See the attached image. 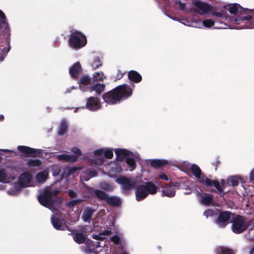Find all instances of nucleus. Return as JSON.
Here are the masks:
<instances>
[{"label": "nucleus", "mask_w": 254, "mask_h": 254, "mask_svg": "<svg viewBox=\"0 0 254 254\" xmlns=\"http://www.w3.org/2000/svg\"><path fill=\"white\" fill-rule=\"evenodd\" d=\"M141 182V178L138 176L130 178L124 177L116 179V182L122 185L124 192L127 193L135 186V199L140 201L145 199L149 194L154 195L158 191L157 186L152 182H144L138 185Z\"/></svg>", "instance_id": "1"}, {"label": "nucleus", "mask_w": 254, "mask_h": 254, "mask_svg": "<svg viewBox=\"0 0 254 254\" xmlns=\"http://www.w3.org/2000/svg\"><path fill=\"white\" fill-rule=\"evenodd\" d=\"M228 28L242 29L254 28V10L244 12L237 16L230 17Z\"/></svg>", "instance_id": "2"}, {"label": "nucleus", "mask_w": 254, "mask_h": 254, "mask_svg": "<svg viewBox=\"0 0 254 254\" xmlns=\"http://www.w3.org/2000/svg\"><path fill=\"white\" fill-rule=\"evenodd\" d=\"M115 153L118 160H126L129 171H132L135 169L136 166L135 161L140 159V155L137 152H132L126 149L117 148L115 149Z\"/></svg>", "instance_id": "3"}, {"label": "nucleus", "mask_w": 254, "mask_h": 254, "mask_svg": "<svg viewBox=\"0 0 254 254\" xmlns=\"http://www.w3.org/2000/svg\"><path fill=\"white\" fill-rule=\"evenodd\" d=\"M231 230L235 234H240L247 229H253L254 219L246 220L243 216L234 214L231 220Z\"/></svg>", "instance_id": "4"}, {"label": "nucleus", "mask_w": 254, "mask_h": 254, "mask_svg": "<svg viewBox=\"0 0 254 254\" xmlns=\"http://www.w3.org/2000/svg\"><path fill=\"white\" fill-rule=\"evenodd\" d=\"M60 191L59 190H53V186L48 187L38 196V201L41 205L55 213L52 209L53 204L55 196Z\"/></svg>", "instance_id": "5"}, {"label": "nucleus", "mask_w": 254, "mask_h": 254, "mask_svg": "<svg viewBox=\"0 0 254 254\" xmlns=\"http://www.w3.org/2000/svg\"><path fill=\"white\" fill-rule=\"evenodd\" d=\"M86 43V38L81 33L75 31L70 34L69 44L71 48L78 49L85 46Z\"/></svg>", "instance_id": "6"}, {"label": "nucleus", "mask_w": 254, "mask_h": 254, "mask_svg": "<svg viewBox=\"0 0 254 254\" xmlns=\"http://www.w3.org/2000/svg\"><path fill=\"white\" fill-rule=\"evenodd\" d=\"M207 183L208 186H214L217 190V193L220 196H222L223 193L230 191L232 188L227 180H221L220 183L217 181L208 180Z\"/></svg>", "instance_id": "7"}, {"label": "nucleus", "mask_w": 254, "mask_h": 254, "mask_svg": "<svg viewBox=\"0 0 254 254\" xmlns=\"http://www.w3.org/2000/svg\"><path fill=\"white\" fill-rule=\"evenodd\" d=\"M234 216V214L228 211H223L218 215L215 220V223L217 226L221 228H224L227 224L231 223V220Z\"/></svg>", "instance_id": "8"}, {"label": "nucleus", "mask_w": 254, "mask_h": 254, "mask_svg": "<svg viewBox=\"0 0 254 254\" xmlns=\"http://www.w3.org/2000/svg\"><path fill=\"white\" fill-rule=\"evenodd\" d=\"M120 101L127 99L132 93V89L127 84H123L115 88Z\"/></svg>", "instance_id": "9"}, {"label": "nucleus", "mask_w": 254, "mask_h": 254, "mask_svg": "<svg viewBox=\"0 0 254 254\" xmlns=\"http://www.w3.org/2000/svg\"><path fill=\"white\" fill-rule=\"evenodd\" d=\"M192 4L193 7H192L191 12L198 13L202 15L209 14L211 7L207 3L196 0L193 2Z\"/></svg>", "instance_id": "10"}, {"label": "nucleus", "mask_w": 254, "mask_h": 254, "mask_svg": "<svg viewBox=\"0 0 254 254\" xmlns=\"http://www.w3.org/2000/svg\"><path fill=\"white\" fill-rule=\"evenodd\" d=\"M121 161L118 160L117 161L110 162L109 163L104 165L105 169L108 171V175L110 177H113L114 175L112 173H120L123 170L122 168Z\"/></svg>", "instance_id": "11"}, {"label": "nucleus", "mask_w": 254, "mask_h": 254, "mask_svg": "<svg viewBox=\"0 0 254 254\" xmlns=\"http://www.w3.org/2000/svg\"><path fill=\"white\" fill-rule=\"evenodd\" d=\"M102 98L104 102L109 105L116 104L121 102L115 88L104 94Z\"/></svg>", "instance_id": "12"}, {"label": "nucleus", "mask_w": 254, "mask_h": 254, "mask_svg": "<svg viewBox=\"0 0 254 254\" xmlns=\"http://www.w3.org/2000/svg\"><path fill=\"white\" fill-rule=\"evenodd\" d=\"M202 26L206 28H211L213 27L216 29H226V25H228L225 21H219V22L215 19H205L202 21Z\"/></svg>", "instance_id": "13"}, {"label": "nucleus", "mask_w": 254, "mask_h": 254, "mask_svg": "<svg viewBox=\"0 0 254 254\" xmlns=\"http://www.w3.org/2000/svg\"><path fill=\"white\" fill-rule=\"evenodd\" d=\"M190 170L200 183L208 186L207 180L210 179L206 178L202 174L198 166L195 164H192L191 165V168Z\"/></svg>", "instance_id": "14"}, {"label": "nucleus", "mask_w": 254, "mask_h": 254, "mask_svg": "<svg viewBox=\"0 0 254 254\" xmlns=\"http://www.w3.org/2000/svg\"><path fill=\"white\" fill-rule=\"evenodd\" d=\"M102 105L100 100L95 97H90L86 99V108L91 111H96L100 109Z\"/></svg>", "instance_id": "15"}, {"label": "nucleus", "mask_w": 254, "mask_h": 254, "mask_svg": "<svg viewBox=\"0 0 254 254\" xmlns=\"http://www.w3.org/2000/svg\"><path fill=\"white\" fill-rule=\"evenodd\" d=\"M104 151V148H100L97 149L93 152V154L94 157H99L96 158L93 157L89 159V161L91 163V165L99 166L104 162L105 159L102 156V155H103Z\"/></svg>", "instance_id": "16"}, {"label": "nucleus", "mask_w": 254, "mask_h": 254, "mask_svg": "<svg viewBox=\"0 0 254 254\" xmlns=\"http://www.w3.org/2000/svg\"><path fill=\"white\" fill-rule=\"evenodd\" d=\"M209 14H210L215 17L214 19H216L218 22L219 21H225L228 25H226V28L227 29L228 27H230L229 26V19L230 17H228L226 15L225 12L224 11H217L215 10H212L210 8V12Z\"/></svg>", "instance_id": "17"}, {"label": "nucleus", "mask_w": 254, "mask_h": 254, "mask_svg": "<svg viewBox=\"0 0 254 254\" xmlns=\"http://www.w3.org/2000/svg\"><path fill=\"white\" fill-rule=\"evenodd\" d=\"M32 176L30 173L25 172L22 174L19 178L18 184H20L21 186V188L26 187H31V180Z\"/></svg>", "instance_id": "18"}, {"label": "nucleus", "mask_w": 254, "mask_h": 254, "mask_svg": "<svg viewBox=\"0 0 254 254\" xmlns=\"http://www.w3.org/2000/svg\"><path fill=\"white\" fill-rule=\"evenodd\" d=\"M91 82L90 77L87 75L82 76L78 81L79 87L80 89L83 92H87L91 86L90 84Z\"/></svg>", "instance_id": "19"}, {"label": "nucleus", "mask_w": 254, "mask_h": 254, "mask_svg": "<svg viewBox=\"0 0 254 254\" xmlns=\"http://www.w3.org/2000/svg\"><path fill=\"white\" fill-rule=\"evenodd\" d=\"M17 149L20 152L28 156H36L37 154L40 153V149H36L26 146H18Z\"/></svg>", "instance_id": "20"}, {"label": "nucleus", "mask_w": 254, "mask_h": 254, "mask_svg": "<svg viewBox=\"0 0 254 254\" xmlns=\"http://www.w3.org/2000/svg\"><path fill=\"white\" fill-rule=\"evenodd\" d=\"M162 195L168 197H172L175 195L176 187L173 185H166L162 189Z\"/></svg>", "instance_id": "21"}, {"label": "nucleus", "mask_w": 254, "mask_h": 254, "mask_svg": "<svg viewBox=\"0 0 254 254\" xmlns=\"http://www.w3.org/2000/svg\"><path fill=\"white\" fill-rule=\"evenodd\" d=\"M51 222L54 227L57 230H65L67 228L64 220L54 216L51 217Z\"/></svg>", "instance_id": "22"}, {"label": "nucleus", "mask_w": 254, "mask_h": 254, "mask_svg": "<svg viewBox=\"0 0 254 254\" xmlns=\"http://www.w3.org/2000/svg\"><path fill=\"white\" fill-rule=\"evenodd\" d=\"M81 71V67L79 62L75 63L69 69L70 76L73 78H76Z\"/></svg>", "instance_id": "23"}, {"label": "nucleus", "mask_w": 254, "mask_h": 254, "mask_svg": "<svg viewBox=\"0 0 254 254\" xmlns=\"http://www.w3.org/2000/svg\"><path fill=\"white\" fill-rule=\"evenodd\" d=\"M95 210L90 207L86 208L83 212L82 219L85 222L90 223Z\"/></svg>", "instance_id": "24"}, {"label": "nucleus", "mask_w": 254, "mask_h": 254, "mask_svg": "<svg viewBox=\"0 0 254 254\" xmlns=\"http://www.w3.org/2000/svg\"><path fill=\"white\" fill-rule=\"evenodd\" d=\"M49 173L48 170H44L38 173L36 175V180L38 183L43 184L48 179Z\"/></svg>", "instance_id": "25"}, {"label": "nucleus", "mask_w": 254, "mask_h": 254, "mask_svg": "<svg viewBox=\"0 0 254 254\" xmlns=\"http://www.w3.org/2000/svg\"><path fill=\"white\" fill-rule=\"evenodd\" d=\"M56 158L59 161H64L68 163H73L76 161V157L75 156H71L69 154L57 155Z\"/></svg>", "instance_id": "26"}, {"label": "nucleus", "mask_w": 254, "mask_h": 254, "mask_svg": "<svg viewBox=\"0 0 254 254\" xmlns=\"http://www.w3.org/2000/svg\"><path fill=\"white\" fill-rule=\"evenodd\" d=\"M129 80L134 83H139L142 80L141 75L136 71L131 70L128 72Z\"/></svg>", "instance_id": "27"}, {"label": "nucleus", "mask_w": 254, "mask_h": 254, "mask_svg": "<svg viewBox=\"0 0 254 254\" xmlns=\"http://www.w3.org/2000/svg\"><path fill=\"white\" fill-rule=\"evenodd\" d=\"M106 202L110 205L114 207H118L121 205L122 203L121 199L116 196H108Z\"/></svg>", "instance_id": "28"}, {"label": "nucleus", "mask_w": 254, "mask_h": 254, "mask_svg": "<svg viewBox=\"0 0 254 254\" xmlns=\"http://www.w3.org/2000/svg\"><path fill=\"white\" fill-rule=\"evenodd\" d=\"M97 176V172L95 171H89L88 170H85L82 172L80 175L81 180L87 181L90 178L96 177Z\"/></svg>", "instance_id": "29"}, {"label": "nucleus", "mask_w": 254, "mask_h": 254, "mask_svg": "<svg viewBox=\"0 0 254 254\" xmlns=\"http://www.w3.org/2000/svg\"><path fill=\"white\" fill-rule=\"evenodd\" d=\"M176 4L177 6L180 10L186 13L191 12L192 7H190V3H183L180 0H177L176 1Z\"/></svg>", "instance_id": "30"}, {"label": "nucleus", "mask_w": 254, "mask_h": 254, "mask_svg": "<svg viewBox=\"0 0 254 254\" xmlns=\"http://www.w3.org/2000/svg\"><path fill=\"white\" fill-rule=\"evenodd\" d=\"M105 85L104 84L96 83L92 86H90L88 91L92 92L95 91L97 95H100L104 91Z\"/></svg>", "instance_id": "31"}, {"label": "nucleus", "mask_w": 254, "mask_h": 254, "mask_svg": "<svg viewBox=\"0 0 254 254\" xmlns=\"http://www.w3.org/2000/svg\"><path fill=\"white\" fill-rule=\"evenodd\" d=\"M169 164V161L165 159H152L150 160V165L156 168H160L164 165Z\"/></svg>", "instance_id": "32"}, {"label": "nucleus", "mask_w": 254, "mask_h": 254, "mask_svg": "<svg viewBox=\"0 0 254 254\" xmlns=\"http://www.w3.org/2000/svg\"><path fill=\"white\" fill-rule=\"evenodd\" d=\"M21 189L20 184L15 183L14 186L7 191V193L11 195H16L20 191Z\"/></svg>", "instance_id": "33"}, {"label": "nucleus", "mask_w": 254, "mask_h": 254, "mask_svg": "<svg viewBox=\"0 0 254 254\" xmlns=\"http://www.w3.org/2000/svg\"><path fill=\"white\" fill-rule=\"evenodd\" d=\"M213 200V196L210 194H204L200 199V203L205 205H209Z\"/></svg>", "instance_id": "34"}, {"label": "nucleus", "mask_w": 254, "mask_h": 254, "mask_svg": "<svg viewBox=\"0 0 254 254\" xmlns=\"http://www.w3.org/2000/svg\"><path fill=\"white\" fill-rule=\"evenodd\" d=\"M229 11L231 14H236L241 12L242 7L237 3L230 4L228 5Z\"/></svg>", "instance_id": "35"}, {"label": "nucleus", "mask_w": 254, "mask_h": 254, "mask_svg": "<svg viewBox=\"0 0 254 254\" xmlns=\"http://www.w3.org/2000/svg\"><path fill=\"white\" fill-rule=\"evenodd\" d=\"M8 23L4 13L0 9V29H6Z\"/></svg>", "instance_id": "36"}, {"label": "nucleus", "mask_w": 254, "mask_h": 254, "mask_svg": "<svg viewBox=\"0 0 254 254\" xmlns=\"http://www.w3.org/2000/svg\"><path fill=\"white\" fill-rule=\"evenodd\" d=\"M228 183L230 184L231 188L237 186L241 181V179L237 176H233L228 178L227 179Z\"/></svg>", "instance_id": "37"}, {"label": "nucleus", "mask_w": 254, "mask_h": 254, "mask_svg": "<svg viewBox=\"0 0 254 254\" xmlns=\"http://www.w3.org/2000/svg\"><path fill=\"white\" fill-rule=\"evenodd\" d=\"M73 238L74 241L79 244L84 243L85 241V237L81 233H75L73 235Z\"/></svg>", "instance_id": "38"}, {"label": "nucleus", "mask_w": 254, "mask_h": 254, "mask_svg": "<svg viewBox=\"0 0 254 254\" xmlns=\"http://www.w3.org/2000/svg\"><path fill=\"white\" fill-rule=\"evenodd\" d=\"M182 24L185 26L199 28V29H201L203 27L202 22H201L199 20H195V19H192L191 23L185 24L184 23H182Z\"/></svg>", "instance_id": "39"}, {"label": "nucleus", "mask_w": 254, "mask_h": 254, "mask_svg": "<svg viewBox=\"0 0 254 254\" xmlns=\"http://www.w3.org/2000/svg\"><path fill=\"white\" fill-rule=\"evenodd\" d=\"M106 78V76L102 71L95 72L93 74L94 81H103Z\"/></svg>", "instance_id": "40"}, {"label": "nucleus", "mask_w": 254, "mask_h": 254, "mask_svg": "<svg viewBox=\"0 0 254 254\" xmlns=\"http://www.w3.org/2000/svg\"><path fill=\"white\" fill-rule=\"evenodd\" d=\"M67 127V123L64 121H62L58 129V134L60 135L64 134L66 131Z\"/></svg>", "instance_id": "41"}, {"label": "nucleus", "mask_w": 254, "mask_h": 254, "mask_svg": "<svg viewBox=\"0 0 254 254\" xmlns=\"http://www.w3.org/2000/svg\"><path fill=\"white\" fill-rule=\"evenodd\" d=\"M27 164L30 167H39L41 164V162L37 159H29L27 161Z\"/></svg>", "instance_id": "42"}, {"label": "nucleus", "mask_w": 254, "mask_h": 254, "mask_svg": "<svg viewBox=\"0 0 254 254\" xmlns=\"http://www.w3.org/2000/svg\"><path fill=\"white\" fill-rule=\"evenodd\" d=\"M94 194L96 196L100 199L106 200H107V198L108 197L107 194L104 191L100 190H95L94 191Z\"/></svg>", "instance_id": "43"}, {"label": "nucleus", "mask_w": 254, "mask_h": 254, "mask_svg": "<svg viewBox=\"0 0 254 254\" xmlns=\"http://www.w3.org/2000/svg\"><path fill=\"white\" fill-rule=\"evenodd\" d=\"M90 64L93 69H96L102 65V63L100 59L96 57L91 62Z\"/></svg>", "instance_id": "44"}, {"label": "nucleus", "mask_w": 254, "mask_h": 254, "mask_svg": "<svg viewBox=\"0 0 254 254\" xmlns=\"http://www.w3.org/2000/svg\"><path fill=\"white\" fill-rule=\"evenodd\" d=\"M191 165L189 162L185 161L181 164L180 167L182 171L188 172L191 168Z\"/></svg>", "instance_id": "45"}, {"label": "nucleus", "mask_w": 254, "mask_h": 254, "mask_svg": "<svg viewBox=\"0 0 254 254\" xmlns=\"http://www.w3.org/2000/svg\"><path fill=\"white\" fill-rule=\"evenodd\" d=\"M217 254H234L233 251L225 248H219L217 250Z\"/></svg>", "instance_id": "46"}, {"label": "nucleus", "mask_w": 254, "mask_h": 254, "mask_svg": "<svg viewBox=\"0 0 254 254\" xmlns=\"http://www.w3.org/2000/svg\"><path fill=\"white\" fill-rule=\"evenodd\" d=\"M104 156L108 159H111L113 156V150L110 148H104Z\"/></svg>", "instance_id": "47"}, {"label": "nucleus", "mask_w": 254, "mask_h": 254, "mask_svg": "<svg viewBox=\"0 0 254 254\" xmlns=\"http://www.w3.org/2000/svg\"><path fill=\"white\" fill-rule=\"evenodd\" d=\"M216 212L211 209H207L203 212V215L205 216L206 218H208L209 217H211L216 216Z\"/></svg>", "instance_id": "48"}, {"label": "nucleus", "mask_w": 254, "mask_h": 254, "mask_svg": "<svg viewBox=\"0 0 254 254\" xmlns=\"http://www.w3.org/2000/svg\"><path fill=\"white\" fill-rule=\"evenodd\" d=\"M71 152L74 154L73 155H70L71 156H75L76 157V161L79 156L81 154V150L77 147H72L71 149Z\"/></svg>", "instance_id": "49"}, {"label": "nucleus", "mask_w": 254, "mask_h": 254, "mask_svg": "<svg viewBox=\"0 0 254 254\" xmlns=\"http://www.w3.org/2000/svg\"><path fill=\"white\" fill-rule=\"evenodd\" d=\"M0 182L6 183H8V178L5 173L2 171L0 170Z\"/></svg>", "instance_id": "50"}, {"label": "nucleus", "mask_w": 254, "mask_h": 254, "mask_svg": "<svg viewBox=\"0 0 254 254\" xmlns=\"http://www.w3.org/2000/svg\"><path fill=\"white\" fill-rule=\"evenodd\" d=\"M100 186L101 188L106 190H111L113 189L112 186L106 182L101 183Z\"/></svg>", "instance_id": "51"}, {"label": "nucleus", "mask_w": 254, "mask_h": 254, "mask_svg": "<svg viewBox=\"0 0 254 254\" xmlns=\"http://www.w3.org/2000/svg\"><path fill=\"white\" fill-rule=\"evenodd\" d=\"M82 201L81 199H76L72 200L71 201H70L67 202V206L69 207H72L74 205L79 203V202H81Z\"/></svg>", "instance_id": "52"}, {"label": "nucleus", "mask_w": 254, "mask_h": 254, "mask_svg": "<svg viewBox=\"0 0 254 254\" xmlns=\"http://www.w3.org/2000/svg\"><path fill=\"white\" fill-rule=\"evenodd\" d=\"M111 240L115 244L119 245L121 243V238L117 235H115L111 238Z\"/></svg>", "instance_id": "53"}, {"label": "nucleus", "mask_w": 254, "mask_h": 254, "mask_svg": "<svg viewBox=\"0 0 254 254\" xmlns=\"http://www.w3.org/2000/svg\"><path fill=\"white\" fill-rule=\"evenodd\" d=\"M249 181L254 184V167L251 170L249 174Z\"/></svg>", "instance_id": "54"}, {"label": "nucleus", "mask_w": 254, "mask_h": 254, "mask_svg": "<svg viewBox=\"0 0 254 254\" xmlns=\"http://www.w3.org/2000/svg\"><path fill=\"white\" fill-rule=\"evenodd\" d=\"M92 238H93V239L97 240H102L104 239V237L103 236V235L101 234V233L97 235L93 234Z\"/></svg>", "instance_id": "55"}, {"label": "nucleus", "mask_w": 254, "mask_h": 254, "mask_svg": "<svg viewBox=\"0 0 254 254\" xmlns=\"http://www.w3.org/2000/svg\"><path fill=\"white\" fill-rule=\"evenodd\" d=\"M61 172L60 168L58 167H56L53 169V175L54 176H58Z\"/></svg>", "instance_id": "56"}, {"label": "nucleus", "mask_w": 254, "mask_h": 254, "mask_svg": "<svg viewBox=\"0 0 254 254\" xmlns=\"http://www.w3.org/2000/svg\"><path fill=\"white\" fill-rule=\"evenodd\" d=\"M68 194L71 198H74L76 196V192L72 190H68Z\"/></svg>", "instance_id": "57"}, {"label": "nucleus", "mask_w": 254, "mask_h": 254, "mask_svg": "<svg viewBox=\"0 0 254 254\" xmlns=\"http://www.w3.org/2000/svg\"><path fill=\"white\" fill-rule=\"evenodd\" d=\"M91 245L92 246L90 247V251L93 250L95 248H97L100 247V242L99 241H97Z\"/></svg>", "instance_id": "58"}, {"label": "nucleus", "mask_w": 254, "mask_h": 254, "mask_svg": "<svg viewBox=\"0 0 254 254\" xmlns=\"http://www.w3.org/2000/svg\"><path fill=\"white\" fill-rule=\"evenodd\" d=\"M101 233L103 235L104 239H105L106 236H110L112 234V231L109 230H106Z\"/></svg>", "instance_id": "59"}, {"label": "nucleus", "mask_w": 254, "mask_h": 254, "mask_svg": "<svg viewBox=\"0 0 254 254\" xmlns=\"http://www.w3.org/2000/svg\"><path fill=\"white\" fill-rule=\"evenodd\" d=\"M158 177L160 179L165 181H168L169 180L168 176L165 174L161 173L159 175Z\"/></svg>", "instance_id": "60"}, {"label": "nucleus", "mask_w": 254, "mask_h": 254, "mask_svg": "<svg viewBox=\"0 0 254 254\" xmlns=\"http://www.w3.org/2000/svg\"><path fill=\"white\" fill-rule=\"evenodd\" d=\"M126 73V72H122L121 71H118V72L116 76V79H120L123 77L124 74Z\"/></svg>", "instance_id": "61"}, {"label": "nucleus", "mask_w": 254, "mask_h": 254, "mask_svg": "<svg viewBox=\"0 0 254 254\" xmlns=\"http://www.w3.org/2000/svg\"><path fill=\"white\" fill-rule=\"evenodd\" d=\"M1 151L5 152H11L13 153H16V151L12 150H9V149H0Z\"/></svg>", "instance_id": "62"}, {"label": "nucleus", "mask_w": 254, "mask_h": 254, "mask_svg": "<svg viewBox=\"0 0 254 254\" xmlns=\"http://www.w3.org/2000/svg\"><path fill=\"white\" fill-rule=\"evenodd\" d=\"M77 169H78L76 167H72V168L69 169L68 172L69 173H75Z\"/></svg>", "instance_id": "63"}, {"label": "nucleus", "mask_w": 254, "mask_h": 254, "mask_svg": "<svg viewBox=\"0 0 254 254\" xmlns=\"http://www.w3.org/2000/svg\"><path fill=\"white\" fill-rule=\"evenodd\" d=\"M195 194H196L197 196H201H201H202V195H201V194H202V191H201V190H196V191H195Z\"/></svg>", "instance_id": "64"}]
</instances>
